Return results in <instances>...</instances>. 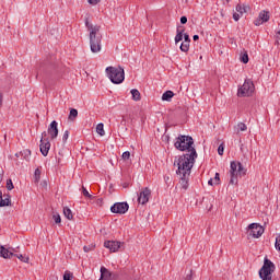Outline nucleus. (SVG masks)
I'll return each instance as SVG.
<instances>
[{"label": "nucleus", "mask_w": 280, "mask_h": 280, "mask_svg": "<svg viewBox=\"0 0 280 280\" xmlns=\"http://www.w3.org/2000/svg\"><path fill=\"white\" fill-rule=\"evenodd\" d=\"M117 275L110 272L106 267H101V277L98 280H112L115 279Z\"/></svg>", "instance_id": "nucleus-16"}, {"label": "nucleus", "mask_w": 280, "mask_h": 280, "mask_svg": "<svg viewBox=\"0 0 280 280\" xmlns=\"http://www.w3.org/2000/svg\"><path fill=\"white\" fill-rule=\"evenodd\" d=\"M63 215L67 220H73V212H71V209L67 207L63 208Z\"/></svg>", "instance_id": "nucleus-24"}, {"label": "nucleus", "mask_w": 280, "mask_h": 280, "mask_svg": "<svg viewBox=\"0 0 280 280\" xmlns=\"http://www.w3.org/2000/svg\"><path fill=\"white\" fill-rule=\"evenodd\" d=\"M15 156L19 159V156H21V153H15Z\"/></svg>", "instance_id": "nucleus-53"}, {"label": "nucleus", "mask_w": 280, "mask_h": 280, "mask_svg": "<svg viewBox=\"0 0 280 280\" xmlns=\"http://www.w3.org/2000/svg\"><path fill=\"white\" fill-rule=\"evenodd\" d=\"M179 176V185L182 189H189V176H191V173H177Z\"/></svg>", "instance_id": "nucleus-13"}, {"label": "nucleus", "mask_w": 280, "mask_h": 280, "mask_svg": "<svg viewBox=\"0 0 280 280\" xmlns=\"http://www.w3.org/2000/svg\"><path fill=\"white\" fill-rule=\"evenodd\" d=\"M121 242L119 241H105L104 246L108 248L110 253H117L121 248Z\"/></svg>", "instance_id": "nucleus-14"}, {"label": "nucleus", "mask_w": 280, "mask_h": 280, "mask_svg": "<svg viewBox=\"0 0 280 280\" xmlns=\"http://www.w3.org/2000/svg\"><path fill=\"white\" fill-rule=\"evenodd\" d=\"M95 248V245H88L83 247L84 253H91Z\"/></svg>", "instance_id": "nucleus-38"}, {"label": "nucleus", "mask_w": 280, "mask_h": 280, "mask_svg": "<svg viewBox=\"0 0 280 280\" xmlns=\"http://www.w3.org/2000/svg\"><path fill=\"white\" fill-rule=\"evenodd\" d=\"M236 12H238V14H244V12H246V8L242 7V4H237L236 5Z\"/></svg>", "instance_id": "nucleus-31"}, {"label": "nucleus", "mask_w": 280, "mask_h": 280, "mask_svg": "<svg viewBox=\"0 0 280 280\" xmlns=\"http://www.w3.org/2000/svg\"><path fill=\"white\" fill-rule=\"evenodd\" d=\"M248 233L252 237L259 238L264 235V228L258 223H252L248 225Z\"/></svg>", "instance_id": "nucleus-10"}, {"label": "nucleus", "mask_w": 280, "mask_h": 280, "mask_svg": "<svg viewBox=\"0 0 280 280\" xmlns=\"http://www.w3.org/2000/svg\"><path fill=\"white\" fill-rule=\"evenodd\" d=\"M150 196H152V190L148 187L143 188L138 195L139 205H148L150 202Z\"/></svg>", "instance_id": "nucleus-11"}, {"label": "nucleus", "mask_w": 280, "mask_h": 280, "mask_svg": "<svg viewBox=\"0 0 280 280\" xmlns=\"http://www.w3.org/2000/svg\"><path fill=\"white\" fill-rule=\"evenodd\" d=\"M11 205L12 200L10 199V195L3 196V191L0 190V207H10Z\"/></svg>", "instance_id": "nucleus-18"}, {"label": "nucleus", "mask_w": 280, "mask_h": 280, "mask_svg": "<svg viewBox=\"0 0 280 280\" xmlns=\"http://www.w3.org/2000/svg\"><path fill=\"white\" fill-rule=\"evenodd\" d=\"M189 42H183L179 46L180 51H184V54H187L189 51Z\"/></svg>", "instance_id": "nucleus-26"}, {"label": "nucleus", "mask_w": 280, "mask_h": 280, "mask_svg": "<svg viewBox=\"0 0 280 280\" xmlns=\"http://www.w3.org/2000/svg\"><path fill=\"white\" fill-rule=\"evenodd\" d=\"M73 279V273L66 271L63 275V280H71Z\"/></svg>", "instance_id": "nucleus-36"}, {"label": "nucleus", "mask_w": 280, "mask_h": 280, "mask_svg": "<svg viewBox=\"0 0 280 280\" xmlns=\"http://www.w3.org/2000/svg\"><path fill=\"white\" fill-rule=\"evenodd\" d=\"M268 21H270V12L261 11L258 14V18L254 21V25L259 27V25H264V23H268Z\"/></svg>", "instance_id": "nucleus-12"}, {"label": "nucleus", "mask_w": 280, "mask_h": 280, "mask_svg": "<svg viewBox=\"0 0 280 280\" xmlns=\"http://www.w3.org/2000/svg\"><path fill=\"white\" fill-rule=\"evenodd\" d=\"M85 27L90 32V49L92 54H100L102 51V34H100L101 26L93 25L89 21V16L84 19Z\"/></svg>", "instance_id": "nucleus-1"}, {"label": "nucleus", "mask_w": 280, "mask_h": 280, "mask_svg": "<svg viewBox=\"0 0 280 280\" xmlns=\"http://www.w3.org/2000/svg\"><path fill=\"white\" fill-rule=\"evenodd\" d=\"M130 93H131L132 100H133L135 102L141 101V93L139 92V90L132 89V90L130 91Z\"/></svg>", "instance_id": "nucleus-20"}, {"label": "nucleus", "mask_w": 280, "mask_h": 280, "mask_svg": "<svg viewBox=\"0 0 280 280\" xmlns=\"http://www.w3.org/2000/svg\"><path fill=\"white\" fill-rule=\"evenodd\" d=\"M77 118H78V109L71 108V109H70V114H69V116H68V119H69L70 121H75Z\"/></svg>", "instance_id": "nucleus-21"}, {"label": "nucleus", "mask_w": 280, "mask_h": 280, "mask_svg": "<svg viewBox=\"0 0 280 280\" xmlns=\"http://www.w3.org/2000/svg\"><path fill=\"white\" fill-rule=\"evenodd\" d=\"M96 132L97 135H100V137H104V135H106V132L104 131V124L100 122L96 126Z\"/></svg>", "instance_id": "nucleus-25"}, {"label": "nucleus", "mask_w": 280, "mask_h": 280, "mask_svg": "<svg viewBox=\"0 0 280 280\" xmlns=\"http://www.w3.org/2000/svg\"><path fill=\"white\" fill-rule=\"evenodd\" d=\"M255 93V83L250 79L245 80L243 85L238 88L237 96L238 97H250Z\"/></svg>", "instance_id": "nucleus-7"}, {"label": "nucleus", "mask_w": 280, "mask_h": 280, "mask_svg": "<svg viewBox=\"0 0 280 280\" xmlns=\"http://www.w3.org/2000/svg\"><path fill=\"white\" fill-rule=\"evenodd\" d=\"M275 247H276V250L280 253V234H278L276 237Z\"/></svg>", "instance_id": "nucleus-33"}, {"label": "nucleus", "mask_w": 280, "mask_h": 280, "mask_svg": "<svg viewBox=\"0 0 280 280\" xmlns=\"http://www.w3.org/2000/svg\"><path fill=\"white\" fill-rule=\"evenodd\" d=\"M184 34L183 31H180V26L177 27V34L175 36V44L178 45L180 40H183Z\"/></svg>", "instance_id": "nucleus-22"}, {"label": "nucleus", "mask_w": 280, "mask_h": 280, "mask_svg": "<svg viewBox=\"0 0 280 280\" xmlns=\"http://www.w3.org/2000/svg\"><path fill=\"white\" fill-rule=\"evenodd\" d=\"M276 45H280V34H279V31L276 33Z\"/></svg>", "instance_id": "nucleus-46"}, {"label": "nucleus", "mask_w": 280, "mask_h": 280, "mask_svg": "<svg viewBox=\"0 0 280 280\" xmlns=\"http://www.w3.org/2000/svg\"><path fill=\"white\" fill-rule=\"evenodd\" d=\"M179 32H182V34H185V30H179Z\"/></svg>", "instance_id": "nucleus-54"}, {"label": "nucleus", "mask_w": 280, "mask_h": 280, "mask_svg": "<svg viewBox=\"0 0 280 280\" xmlns=\"http://www.w3.org/2000/svg\"><path fill=\"white\" fill-rule=\"evenodd\" d=\"M236 128L237 132H246V130H248V127L244 122H238Z\"/></svg>", "instance_id": "nucleus-27"}, {"label": "nucleus", "mask_w": 280, "mask_h": 280, "mask_svg": "<svg viewBox=\"0 0 280 280\" xmlns=\"http://www.w3.org/2000/svg\"><path fill=\"white\" fill-rule=\"evenodd\" d=\"M184 43H191V38L189 37V34H184Z\"/></svg>", "instance_id": "nucleus-43"}, {"label": "nucleus", "mask_w": 280, "mask_h": 280, "mask_svg": "<svg viewBox=\"0 0 280 280\" xmlns=\"http://www.w3.org/2000/svg\"><path fill=\"white\" fill-rule=\"evenodd\" d=\"M52 220L55 221V224H60V222H62V219L58 213L52 215Z\"/></svg>", "instance_id": "nucleus-32"}, {"label": "nucleus", "mask_w": 280, "mask_h": 280, "mask_svg": "<svg viewBox=\"0 0 280 280\" xmlns=\"http://www.w3.org/2000/svg\"><path fill=\"white\" fill-rule=\"evenodd\" d=\"M241 151L244 152V144L241 145Z\"/></svg>", "instance_id": "nucleus-52"}, {"label": "nucleus", "mask_w": 280, "mask_h": 280, "mask_svg": "<svg viewBox=\"0 0 280 280\" xmlns=\"http://www.w3.org/2000/svg\"><path fill=\"white\" fill-rule=\"evenodd\" d=\"M247 170L244 167L242 162H231L230 164V185H237L238 176H246Z\"/></svg>", "instance_id": "nucleus-4"}, {"label": "nucleus", "mask_w": 280, "mask_h": 280, "mask_svg": "<svg viewBox=\"0 0 280 280\" xmlns=\"http://www.w3.org/2000/svg\"><path fill=\"white\" fill-rule=\"evenodd\" d=\"M69 139V130H66L63 136H62V141L63 143H67V140Z\"/></svg>", "instance_id": "nucleus-40"}, {"label": "nucleus", "mask_w": 280, "mask_h": 280, "mask_svg": "<svg viewBox=\"0 0 280 280\" xmlns=\"http://www.w3.org/2000/svg\"><path fill=\"white\" fill-rule=\"evenodd\" d=\"M20 154L25 161H30V156H32V151L30 149H25L21 151Z\"/></svg>", "instance_id": "nucleus-23"}, {"label": "nucleus", "mask_w": 280, "mask_h": 280, "mask_svg": "<svg viewBox=\"0 0 280 280\" xmlns=\"http://www.w3.org/2000/svg\"><path fill=\"white\" fill-rule=\"evenodd\" d=\"M82 194L85 198H93V195H90L84 186H82Z\"/></svg>", "instance_id": "nucleus-35"}, {"label": "nucleus", "mask_w": 280, "mask_h": 280, "mask_svg": "<svg viewBox=\"0 0 280 280\" xmlns=\"http://www.w3.org/2000/svg\"><path fill=\"white\" fill-rule=\"evenodd\" d=\"M122 159H124V161H128L130 159V151H125L122 153Z\"/></svg>", "instance_id": "nucleus-39"}, {"label": "nucleus", "mask_w": 280, "mask_h": 280, "mask_svg": "<svg viewBox=\"0 0 280 280\" xmlns=\"http://www.w3.org/2000/svg\"><path fill=\"white\" fill-rule=\"evenodd\" d=\"M241 62H243V65H248V52L241 56Z\"/></svg>", "instance_id": "nucleus-29"}, {"label": "nucleus", "mask_w": 280, "mask_h": 280, "mask_svg": "<svg viewBox=\"0 0 280 280\" xmlns=\"http://www.w3.org/2000/svg\"><path fill=\"white\" fill-rule=\"evenodd\" d=\"M218 154L219 156H223L224 155V143H221L218 148Z\"/></svg>", "instance_id": "nucleus-34"}, {"label": "nucleus", "mask_w": 280, "mask_h": 280, "mask_svg": "<svg viewBox=\"0 0 280 280\" xmlns=\"http://www.w3.org/2000/svg\"><path fill=\"white\" fill-rule=\"evenodd\" d=\"M172 97H174V92L168 90V91L163 93L162 101L163 102H172Z\"/></svg>", "instance_id": "nucleus-19"}, {"label": "nucleus", "mask_w": 280, "mask_h": 280, "mask_svg": "<svg viewBox=\"0 0 280 280\" xmlns=\"http://www.w3.org/2000/svg\"><path fill=\"white\" fill-rule=\"evenodd\" d=\"M48 135H50V139L54 141V139L58 138V121L52 120L48 127Z\"/></svg>", "instance_id": "nucleus-15"}, {"label": "nucleus", "mask_w": 280, "mask_h": 280, "mask_svg": "<svg viewBox=\"0 0 280 280\" xmlns=\"http://www.w3.org/2000/svg\"><path fill=\"white\" fill-rule=\"evenodd\" d=\"M100 1H102V0H88V3H90V5H97V3H100Z\"/></svg>", "instance_id": "nucleus-44"}, {"label": "nucleus", "mask_w": 280, "mask_h": 280, "mask_svg": "<svg viewBox=\"0 0 280 280\" xmlns=\"http://www.w3.org/2000/svg\"><path fill=\"white\" fill-rule=\"evenodd\" d=\"M208 185H210L211 187H213V185H215L214 182H213V178H210V179L208 180Z\"/></svg>", "instance_id": "nucleus-50"}, {"label": "nucleus", "mask_w": 280, "mask_h": 280, "mask_svg": "<svg viewBox=\"0 0 280 280\" xmlns=\"http://www.w3.org/2000/svg\"><path fill=\"white\" fill-rule=\"evenodd\" d=\"M34 174H35V179L40 180V168H36Z\"/></svg>", "instance_id": "nucleus-41"}, {"label": "nucleus", "mask_w": 280, "mask_h": 280, "mask_svg": "<svg viewBox=\"0 0 280 280\" xmlns=\"http://www.w3.org/2000/svg\"><path fill=\"white\" fill-rule=\"evenodd\" d=\"M199 39H200V36H198V35L192 36V40H199Z\"/></svg>", "instance_id": "nucleus-51"}, {"label": "nucleus", "mask_w": 280, "mask_h": 280, "mask_svg": "<svg viewBox=\"0 0 280 280\" xmlns=\"http://www.w3.org/2000/svg\"><path fill=\"white\" fill-rule=\"evenodd\" d=\"M262 280H272V278H265V279H262Z\"/></svg>", "instance_id": "nucleus-55"}, {"label": "nucleus", "mask_w": 280, "mask_h": 280, "mask_svg": "<svg viewBox=\"0 0 280 280\" xmlns=\"http://www.w3.org/2000/svg\"><path fill=\"white\" fill-rule=\"evenodd\" d=\"M128 209H130L128 202H116L110 207L112 213H119V215L128 213Z\"/></svg>", "instance_id": "nucleus-9"}, {"label": "nucleus", "mask_w": 280, "mask_h": 280, "mask_svg": "<svg viewBox=\"0 0 280 280\" xmlns=\"http://www.w3.org/2000/svg\"><path fill=\"white\" fill-rule=\"evenodd\" d=\"M174 145L176 150H179V152L191 153L196 150V147L194 145V138L191 136L179 135L176 138Z\"/></svg>", "instance_id": "nucleus-3"}, {"label": "nucleus", "mask_w": 280, "mask_h": 280, "mask_svg": "<svg viewBox=\"0 0 280 280\" xmlns=\"http://www.w3.org/2000/svg\"><path fill=\"white\" fill-rule=\"evenodd\" d=\"M192 279H194V273H192V271L190 270V271L186 275V277H185L184 280H192Z\"/></svg>", "instance_id": "nucleus-42"}, {"label": "nucleus", "mask_w": 280, "mask_h": 280, "mask_svg": "<svg viewBox=\"0 0 280 280\" xmlns=\"http://www.w3.org/2000/svg\"><path fill=\"white\" fill-rule=\"evenodd\" d=\"M180 23H182V25H186V23H187V16H182L180 18Z\"/></svg>", "instance_id": "nucleus-47"}, {"label": "nucleus", "mask_w": 280, "mask_h": 280, "mask_svg": "<svg viewBox=\"0 0 280 280\" xmlns=\"http://www.w3.org/2000/svg\"><path fill=\"white\" fill-rule=\"evenodd\" d=\"M0 257L3 259H12V257H14V253L5 248V246L0 245Z\"/></svg>", "instance_id": "nucleus-17"}, {"label": "nucleus", "mask_w": 280, "mask_h": 280, "mask_svg": "<svg viewBox=\"0 0 280 280\" xmlns=\"http://www.w3.org/2000/svg\"><path fill=\"white\" fill-rule=\"evenodd\" d=\"M13 257H18V259H20V261H23L24 264H27V261H30V257H26L23 254H14Z\"/></svg>", "instance_id": "nucleus-28"}, {"label": "nucleus", "mask_w": 280, "mask_h": 280, "mask_svg": "<svg viewBox=\"0 0 280 280\" xmlns=\"http://www.w3.org/2000/svg\"><path fill=\"white\" fill-rule=\"evenodd\" d=\"M196 159H198V152H196V150H192L191 153L180 155L177 163L178 168L176 174H191V167H194Z\"/></svg>", "instance_id": "nucleus-2"}, {"label": "nucleus", "mask_w": 280, "mask_h": 280, "mask_svg": "<svg viewBox=\"0 0 280 280\" xmlns=\"http://www.w3.org/2000/svg\"><path fill=\"white\" fill-rule=\"evenodd\" d=\"M7 250H11L13 255H16L15 253H18L16 248H13V247H8Z\"/></svg>", "instance_id": "nucleus-48"}, {"label": "nucleus", "mask_w": 280, "mask_h": 280, "mask_svg": "<svg viewBox=\"0 0 280 280\" xmlns=\"http://www.w3.org/2000/svg\"><path fill=\"white\" fill-rule=\"evenodd\" d=\"M106 73L113 84H121L126 80V72H124L121 67H107Z\"/></svg>", "instance_id": "nucleus-5"}, {"label": "nucleus", "mask_w": 280, "mask_h": 280, "mask_svg": "<svg viewBox=\"0 0 280 280\" xmlns=\"http://www.w3.org/2000/svg\"><path fill=\"white\" fill-rule=\"evenodd\" d=\"M241 18H242V14H240V13H234L233 14L234 21H240Z\"/></svg>", "instance_id": "nucleus-45"}, {"label": "nucleus", "mask_w": 280, "mask_h": 280, "mask_svg": "<svg viewBox=\"0 0 280 280\" xmlns=\"http://www.w3.org/2000/svg\"><path fill=\"white\" fill-rule=\"evenodd\" d=\"M7 189L8 191H12V189H14V184L12 183V179H7Z\"/></svg>", "instance_id": "nucleus-30"}, {"label": "nucleus", "mask_w": 280, "mask_h": 280, "mask_svg": "<svg viewBox=\"0 0 280 280\" xmlns=\"http://www.w3.org/2000/svg\"><path fill=\"white\" fill-rule=\"evenodd\" d=\"M276 268L277 267L275 266V262H272L268 258H265L264 265L258 272L260 279H272V276H270V275H272V272H275Z\"/></svg>", "instance_id": "nucleus-6"}, {"label": "nucleus", "mask_w": 280, "mask_h": 280, "mask_svg": "<svg viewBox=\"0 0 280 280\" xmlns=\"http://www.w3.org/2000/svg\"><path fill=\"white\" fill-rule=\"evenodd\" d=\"M39 150L43 156H47L49 150H51V142H49V138H47V131L42 133Z\"/></svg>", "instance_id": "nucleus-8"}, {"label": "nucleus", "mask_w": 280, "mask_h": 280, "mask_svg": "<svg viewBox=\"0 0 280 280\" xmlns=\"http://www.w3.org/2000/svg\"><path fill=\"white\" fill-rule=\"evenodd\" d=\"M212 180L214 185H220V173H215L214 178Z\"/></svg>", "instance_id": "nucleus-37"}, {"label": "nucleus", "mask_w": 280, "mask_h": 280, "mask_svg": "<svg viewBox=\"0 0 280 280\" xmlns=\"http://www.w3.org/2000/svg\"><path fill=\"white\" fill-rule=\"evenodd\" d=\"M3 106V94L0 92V108Z\"/></svg>", "instance_id": "nucleus-49"}]
</instances>
